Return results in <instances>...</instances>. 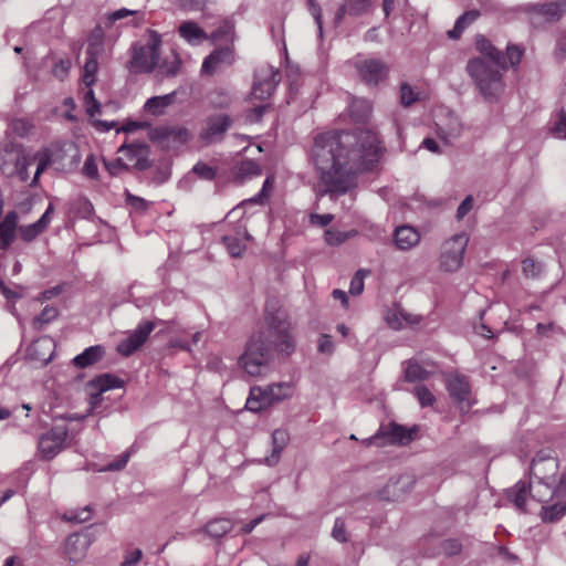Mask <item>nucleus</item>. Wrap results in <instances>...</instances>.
<instances>
[{"instance_id": "nucleus-1", "label": "nucleus", "mask_w": 566, "mask_h": 566, "mask_svg": "<svg viewBox=\"0 0 566 566\" xmlns=\"http://www.w3.org/2000/svg\"><path fill=\"white\" fill-rule=\"evenodd\" d=\"M382 151L376 133L358 128L353 132H326L314 138L311 158L324 193L342 196L356 184V176L370 170Z\"/></svg>"}, {"instance_id": "nucleus-2", "label": "nucleus", "mask_w": 566, "mask_h": 566, "mask_svg": "<svg viewBox=\"0 0 566 566\" xmlns=\"http://www.w3.org/2000/svg\"><path fill=\"white\" fill-rule=\"evenodd\" d=\"M265 327L252 333L239 358L250 377H263L272 369L275 354L290 356L296 348L293 325L282 312H265Z\"/></svg>"}, {"instance_id": "nucleus-3", "label": "nucleus", "mask_w": 566, "mask_h": 566, "mask_svg": "<svg viewBox=\"0 0 566 566\" xmlns=\"http://www.w3.org/2000/svg\"><path fill=\"white\" fill-rule=\"evenodd\" d=\"M265 327L252 333L239 358L250 377H263L272 369L275 354L290 356L296 348L293 325L282 312H265Z\"/></svg>"}, {"instance_id": "nucleus-4", "label": "nucleus", "mask_w": 566, "mask_h": 566, "mask_svg": "<svg viewBox=\"0 0 566 566\" xmlns=\"http://www.w3.org/2000/svg\"><path fill=\"white\" fill-rule=\"evenodd\" d=\"M556 471V459L551 455H545L543 452H538L531 465V474L538 479L537 486L527 485L525 482L518 481L513 488L507 490V500L522 512H525L528 495L536 499L538 502L546 501L545 495L552 496L553 494L548 483Z\"/></svg>"}, {"instance_id": "nucleus-5", "label": "nucleus", "mask_w": 566, "mask_h": 566, "mask_svg": "<svg viewBox=\"0 0 566 566\" xmlns=\"http://www.w3.org/2000/svg\"><path fill=\"white\" fill-rule=\"evenodd\" d=\"M465 70L485 102L493 104L500 101L505 90V70L502 66H495L484 57H472Z\"/></svg>"}, {"instance_id": "nucleus-6", "label": "nucleus", "mask_w": 566, "mask_h": 566, "mask_svg": "<svg viewBox=\"0 0 566 566\" xmlns=\"http://www.w3.org/2000/svg\"><path fill=\"white\" fill-rule=\"evenodd\" d=\"M292 382H276L265 387L254 386L250 389L245 407L248 410L259 412L273 403L293 396Z\"/></svg>"}, {"instance_id": "nucleus-7", "label": "nucleus", "mask_w": 566, "mask_h": 566, "mask_svg": "<svg viewBox=\"0 0 566 566\" xmlns=\"http://www.w3.org/2000/svg\"><path fill=\"white\" fill-rule=\"evenodd\" d=\"M160 43V36L151 31L148 44L134 49L133 57L129 62L132 72H153L159 65Z\"/></svg>"}, {"instance_id": "nucleus-8", "label": "nucleus", "mask_w": 566, "mask_h": 566, "mask_svg": "<svg viewBox=\"0 0 566 566\" xmlns=\"http://www.w3.org/2000/svg\"><path fill=\"white\" fill-rule=\"evenodd\" d=\"M469 242L465 233H458L446 240L440 249V269L444 272H457L463 263V256Z\"/></svg>"}, {"instance_id": "nucleus-9", "label": "nucleus", "mask_w": 566, "mask_h": 566, "mask_svg": "<svg viewBox=\"0 0 566 566\" xmlns=\"http://www.w3.org/2000/svg\"><path fill=\"white\" fill-rule=\"evenodd\" d=\"M149 138L163 149L171 150L186 145L191 139V133L184 126L163 125L151 128Z\"/></svg>"}, {"instance_id": "nucleus-10", "label": "nucleus", "mask_w": 566, "mask_h": 566, "mask_svg": "<svg viewBox=\"0 0 566 566\" xmlns=\"http://www.w3.org/2000/svg\"><path fill=\"white\" fill-rule=\"evenodd\" d=\"M280 80L281 76L277 69L269 64L259 66L254 72L252 96L260 101L270 98L280 83Z\"/></svg>"}, {"instance_id": "nucleus-11", "label": "nucleus", "mask_w": 566, "mask_h": 566, "mask_svg": "<svg viewBox=\"0 0 566 566\" xmlns=\"http://www.w3.org/2000/svg\"><path fill=\"white\" fill-rule=\"evenodd\" d=\"M69 437V429L65 424L52 427L48 432L40 436L38 449L43 460H52L64 448Z\"/></svg>"}, {"instance_id": "nucleus-12", "label": "nucleus", "mask_w": 566, "mask_h": 566, "mask_svg": "<svg viewBox=\"0 0 566 566\" xmlns=\"http://www.w3.org/2000/svg\"><path fill=\"white\" fill-rule=\"evenodd\" d=\"M525 12L534 27H541L544 23L558 21L566 13V0L527 4Z\"/></svg>"}, {"instance_id": "nucleus-13", "label": "nucleus", "mask_w": 566, "mask_h": 566, "mask_svg": "<svg viewBox=\"0 0 566 566\" xmlns=\"http://www.w3.org/2000/svg\"><path fill=\"white\" fill-rule=\"evenodd\" d=\"M355 69L360 80L370 86H376L385 81L389 73V66L379 59L357 57Z\"/></svg>"}, {"instance_id": "nucleus-14", "label": "nucleus", "mask_w": 566, "mask_h": 566, "mask_svg": "<svg viewBox=\"0 0 566 566\" xmlns=\"http://www.w3.org/2000/svg\"><path fill=\"white\" fill-rule=\"evenodd\" d=\"M411 440L410 433L395 422L380 427L376 434L367 439V444L384 447L388 444H406Z\"/></svg>"}, {"instance_id": "nucleus-15", "label": "nucleus", "mask_w": 566, "mask_h": 566, "mask_svg": "<svg viewBox=\"0 0 566 566\" xmlns=\"http://www.w3.org/2000/svg\"><path fill=\"white\" fill-rule=\"evenodd\" d=\"M447 389L450 397L460 405V409L468 412L472 406L470 401L471 385L468 377L460 374L449 375Z\"/></svg>"}, {"instance_id": "nucleus-16", "label": "nucleus", "mask_w": 566, "mask_h": 566, "mask_svg": "<svg viewBox=\"0 0 566 566\" xmlns=\"http://www.w3.org/2000/svg\"><path fill=\"white\" fill-rule=\"evenodd\" d=\"M232 124V118L227 114L211 115L207 118L206 127L199 136L206 144L219 143Z\"/></svg>"}, {"instance_id": "nucleus-17", "label": "nucleus", "mask_w": 566, "mask_h": 566, "mask_svg": "<svg viewBox=\"0 0 566 566\" xmlns=\"http://www.w3.org/2000/svg\"><path fill=\"white\" fill-rule=\"evenodd\" d=\"M154 328L155 323L150 321L138 324L136 329L117 345V352L123 356H130L145 344Z\"/></svg>"}, {"instance_id": "nucleus-18", "label": "nucleus", "mask_w": 566, "mask_h": 566, "mask_svg": "<svg viewBox=\"0 0 566 566\" xmlns=\"http://www.w3.org/2000/svg\"><path fill=\"white\" fill-rule=\"evenodd\" d=\"M415 482V476L408 473L391 478L381 490L380 496L387 501L402 500L411 492Z\"/></svg>"}, {"instance_id": "nucleus-19", "label": "nucleus", "mask_w": 566, "mask_h": 566, "mask_svg": "<svg viewBox=\"0 0 566 566\" xmlns=\"http://www.w3.org/2000/svg\"><path fill=\"white\" fill-rule=\"evenodd\" d=\"M234 62V52L230 46L214 49L202 62L201 73L212 75Z\"/></svg>"}, {"instance_id": "nucleus-20", "label": "nucleus", "mask_w": 566, "mask_h": 566, "mask_svg": "<svg viewBox=\"0 0 566 566\" xmlns=\"http://www.w3.org/2000/svg\"><path fill=\"white\" fill-rule=\"evenodd\" d=\"M371 9V0H344L338 7L335 17V25H339L345 15L358 18L367 14Z\"/></svg>"}, {"instance_id": "nucleus-21", "label": "nucleus", "mask_w": 566, "mask_h": 566, "mask_svg": "<svg viewBox=\"0 0 566 566\" xmlns=\"http://www.w3.org/2000/svg\"><path fill=\"white\" fill-rule=\"evenodd\" d=\"M53 210V205L50 203L38 221L31 224L20 226L18 230L21 239L25 242H31L43 233L52 220Z\"/></svg>"}, {"instance_id": "nucleus-22", "label": "nucleus", "mask_w": 566, "mask_h": 566, "mask_svg": "<svg viewBox=\"0 0 566 566\" xmlns=\"http://www.w3.org/2000/svg\"><path fill=\"white\" fill-rule=\"evenodd\" d=\"M19 214L9 211L0 222V250H8L17 237Z\"/></svg>"}, {"instance_id": "nucleus-23", "label": "nucleus", "mask_w": 566, "mask_h": 566, "mask_svg": "<svg viewBox=\"0 0 566 566\" xmlns=\"http://www.w3.org/2000/svg\"><path fill=\"white\" fill-rule=\"evenodd\" d=\"M476 50L486 61L495 66L506 70V59L502 51L497 50L485 36L478 35L475 41Z\"/></svg>"}, {"instance_id": "nucleus-24", "label": "nucleus", "mask_w": 566, "mask_h": 566, "mask_svg": "<svg viewBox=\"0 0 566 566\" xmlns=\"http://www.w3.org/2000/svg\"><path fill=\"white\" fill-rule=\"evenodd\" d=\"M462 132L463 125L461 120L452 113H449L446 123L438 125L439 137L443 139L446 144H452L462 135Z\"/></svg>"}, {"instance_id": "nucleus-25", "label": "nucleus", "mask_w": 566, "mask_h": 566, "mask_svg": "<svg viewBox=\"0 0 566 566\" xmlns=\"http://www.w3.org/2000/svg\"><path fill=\"white\" fill-rule=\"evenodd\" d=\"M179 35L191 45H198L208 39L201 27L195 21H185L179 25Z\"/></svg>"}, {"instance_id": "nucleus-26", "label": "nucleus", "mask_w": 566, "mask_h": 566, "mask_svg": "<svg viewBox=\"0 0 566 566\" xmlns=\"http://www.w3.org/2000/svg\"><path fill=\"white\" fill-rule=\"evenodd\" d=\"M104 355V347L101 345H94L85 348L81 354L76 355L72 361L77 368H86L99 361Z\"/></svg>"}, {"instance_id": "nucleus-27", "label": "nucleus", "mask_w": 566, "mask_h": 566, "mask_svg": "<svg viewBox=\"0 0 566 566\" xmlns=\"http://www.w3.org/2000/svg\"><path fill=\"white\" fill-rule=\"evenodd\" d=\"M272 453L265 458V464L273 467L280 461L281 452L287 444L290 437L286 430L275 429L272 432Z\"/></svg>"}, {"instance_id": "nucleus-28", "label": "nucleus", "mask_w": 566, "mask_h": 566, "mask_svg": "<svg viewBox=\"0 0 566 566\" xmlns=\"http://www.w3.org/2000/svg\"><path fill=\"white\" fill-rule=\"evenodd\" d=\"M87 549V541L78 534H71L66 538L65 543V554L67 555L70 562L76 563L81 560Z\"/></svg>"}, {"instance_id": "nucleus-29", "label": "nucleus", "mask_w": 566, "mask_h": 566, "mask_svg": "<svg viewBox=\"0 0 566 566\" xmlns=\"http://www.w3.org/2000/svg\"><path fill=\"white\" fill-rule=\"evenodd\" d=\"M420 240V234L410 226L398 227L395 231V243L400 250H409Z\"/></svg>"}, {"instance_id": "nucleus-30", "label": "nucleus", "mask_w": 566, "mask_h": 566, "mask_svg": "<svg viewBox=\"0 0 566 566\" xmlns=\"http://www.w3.org/2000/svg\"><path fill=\"white\" fill-rule=\"evenodd\" d=\"M176 99V92H171L160 96H154L146 101L144 105L145 112L159 116L163 115L168 106Z\"/></svg>"}, {"instance_id": "nucleus-31", "label": "nucleus", "mask_w": 566, "mask_h": 566, "mask_svg": "<svg viewBox=\"0 0 566 566\" xmlns=\"http://www.w3.org/2000/svg\"><path fill=\"white\" fill-rule=\"evenodd\" d=\"M261 174V166L252 159L242 160L233 168V176L240 182L260 176Z\"/></svg>"}, {"instance_id": "nucleus-32", "label": "nucleus", "mask_w": 566, "mask_h": 566, "mask_svg": "<svg viewBox=\"0 0 566 566\" xmlns=\"http://www.w3.org/2000/svg\"><path fill=\"white\" fill-rule=\"evenodd\" d=\"M480 17V11L469 10L461 14L454 23L452 30L448 31V36L452 40H458L463 31Z\"/></svg>"}, {"instance_id": "nucleus-33", "label": "nucleus", "mask_w": 566, "mask_h": 566, "mask_svg": "<svg viewBox=\"0 0 566 566\" xmlns=\"http://www.w3.org/2000/svg\"><path fill=\"white\" fill-rule=\"evenodd\" d=\"M104 30L101 25H96L87 40L86 55H101L104 51Z\"/></svg>"}, {"instance_id": "nucleus-34", "label": "nucleus", "mask_w": 566, "mask_h": 566, "mask_svg": "<svg viewBox=\"0 0 566 566\" xmlns=\"http://www.w3.org/2000/svg\"><path fill=\"white\" fill-rule=\"evenodd\" d=\"M91 386L95 387L101 392H105L111 389L122 388L124 380L113 374H104L92 380Z\"/></svg>"}, {"instance_id": "nucleus-35", "label": "nucleus", "mask_w": 566, "mask_h": 566, "mask_svg": "<svg viewBox=\"0 0 566 566\" xmlns=\"http://www.w3.org/2000/svg\"><path fill=\"white\" fill-rule=\"evenodd\" d=\"M233 527L231 520L229 518H214L207 523L205 526L206 533L214 538H220L230 532Z\"/></svg>"}, {"instance_id": "nucleus-36", "label": "nucleus", "mask_w": 566, "mask_h": 566, "mask_svg": "<svg viewBox=\"0 0 566 566\" xmlns=\"http://www.w3.org/2000/svg\"><path fill=\"white\" fill-rule=\"evenodd\" d=\"M371 112V105L367 99H354L349 105V113L354 120L364 122Z\"/></svg>"}, {"instance_id": "nucleus-37", "label": "nucleus", "mask_w": 566, "mask_h": 566, "mask_svg": "<svg viewBox=\"0 0 566 566\" xmlns=\"http://www.w3.org/2000/svg\"><path fill=\"white\" fill-rule=\"evenodd\" d=\"M429 375L430 373L417 361L409 360L407 367L405 368V379L409 382L426 380Z\"/></svg>"}, {"instance_id": "nucleus-38", "label": "nucleus", "mask_w": 566, "mask_h": 566, "mask_svg": "<svg viewBox=\"0 0 566 566\" xmlns=\"http://www.w3.org/2000/svg\"><path fill=\"white\" fill-rule=\"evenodd\" d=\"M98 56L99 55H86L84 64L83 82L86 86H91L96 81V73L98 70Z\"/></svg>"}, {"instance_id": "nucleus-39", "label": "nucleus", "mask_w": 566, "mask_h": 566, "mask_svg": "<svg viewBox=\"0 0 566 566\" xmlns=\"http://www.w3.org/2000/svg\"><path fill=\"white\" fill-rule=\"evenodd\" d=\"M59 315L54 306H45L43 311L33 318L32 325L35 329H42L44 325L54 321Z\"/></svg>"}, {"instance_id": "nucleus-40", "label": "nucleus", "mask_w": 566, "mask_h": 566, "mask_svg": "<svg viewBox=\"0 0 566 566\" xmlns=\"http://www.w3.org/2000/svg\"><path fill=\"white\" fill-rule=\"evenodd\" d=\"M191 171L199 178L206 181H211L217 177V167L209 166L203 161H198L193 165Z\"/></svg>"}, {"instance_id": "nucleus-41", "label": "nucleus", "mask_w": 566, "mask_h": 566, "mask_svg": "<svg viewBox=\"0 0 566 566\" xmlns=\"http://www.w3.org/2000/svg\"><path fill=\"white\" fill-rule=\"evenodd\" d=\"M222 243L224 244L229 254L233 258L241 256L245 250L244 243H242L239 238L233 235H223Z\"/></svg>"}, {"instance_id": "nucleus-42", "label": "nucleus", "mask_w": 566, "mask_h": 566, "mask_svg": "<svg viewBox=\"0 0 566 566\" xmlns=\"http://www.w3.org/2000/svg\"><path fill=\"white\" fill-rule=\"evenodd\" d=\"M234 35V25L230 21H224L220 24L212 33L211 39L213 41H232Z\"/></svg>"}, {"instance_id": "nucleus-43", "label": "nucleus", "mask_w": 566, "mask_h": 566, "mask_svg": "<svg viewBox=\"0 0 566 566\" xmlns=\"http://www.w3.org/2000/svg\"><path fill=\"white\" fill-rule=\"evenodd\" d=\"M148 148L142 144H130V145H122L118 148V153L124 154L129 160L136 161L140 155H147Z\"/></svg>"}, {"instance_id": "nucleus-44", "label": "nucleus", "mask_w": 566, "mask_h": 566, "mask_svg": "<svg viewBox=\"0 0 566 566\" xmlns=\"http://www.w3.org/2000/svg\"><path fill=\"white\" fill-rule=\"evenodd\" d=\"M160 73L167 77L175 76L180 70L181 60L177 54H172L171 61H164L158 65Z\"/></svg>"}, {"instance_id": "nucleus-45", "label": "nucleus", "mask_w": 566, "mask_h": 566, "mask_svg": "<svg viewBox=\"0 0 566 566\" xmlns=\"http://www.w3.org/2000/svg\"><path fill=\"white\" fill-rule=\"evenodd\" d=\"M352 237V232H344L335 229H328L324 233V239L329 245H339Z\"/></svg>"}, {"instance_id": "nucleus-46", "label": "nucleus", "mask_w": 566, "mask_h": 566, "mask_svg": "<svg viewBox=\"0 0 566 566\" xmlns=\"http://www.w3.org/2000/svg\"><path fill=\"white\" fill-rule=\"evenodd\" d=\"M370 272L365 269H359L355 275L353 276L349 285V293L352 295H359L364 291V279L369 274Z\"/></svg>"}, {"instance_id": "nucleus-47", "label": "nucleus", "mask_w": 566, "mask_h": 566, "mask_svg": "<svg viewBox=\"0 0 566 566\" xmlns=\"http://www.w3.org/2000/svg\"><path fill=\"white\" fill-rule=\"evenodd\" d=\"M210 102L216 108H227L232 103V96L228 91L219 90L211 94Z\"/></svg>"}, {"instance_id": "nucleus-48", "label": "nucleus", "mask_w": 566, "mask_h": 566, "mask_svg": "<svg viewBox=\"0 0 566 566\" xmlns=\"http://www.w3.org/2000/svg\"><path fill=\"white\" fill-rule=\"evenodd\" d=\"M413 392L422 408L432 406L436 401L433 394L424 385L416 386Z\"/></svg>"}, {"instance_id": "nucleus-49", "label": "nucleus", "mask_w": 566, "mask_h": 566, "mask_svg": "<svg viewBox=\"0 0 566 566\" xmlns=\"http://www.w3.org/2000/svg\"><path fill=\"white\" fill-rule=\"evenodd\" d=\"M84 102L90 117H95L101 114V103L95 98L94 91L92 88L85 92Z\"/></svg>"}, {"instance_id": "nucleus-50", "label": "nucleus", "mask_w": 566, "mask_h": 566, "mask_svg": "<svg viewBox=\"0 0 566 566\" xmlns=\"http://www.w3.org/2000/svg\"><path fill=\"white\" fill-rule=\"evenodd\" d=\"M523 54L524 50L521 46L509 44L506 46V53L504 55L506 59V63L509 62L512 67H516L522 61Z\"/></svg>"}, {"instance_id": "nucleus-51", "label": "nucleus", "mask_w": 566, "mask_h": 566, "mask_svg": "<svg viewBox=\"0 0 566 566\" xmlns=\"http://www.w3.org/2000/svg\"><path fill=\"white\" fill-rule=\"evenodd\" d=\"M418 101V93L413 91V88L407 84L403 83L400 86V103L403 106H410L415 102Z\"/></svg>"}, {"instance_id": "nucleus-52", "label": "nucleus", "mask_w": 566, "mask_h": 566, "mask_svg": "<svg viewBox=\"0 0 566 566\" xmlns=\"http://www.w3.org/2000/svg\"><path fill=\"white\" fill-rule=\"evenodd\" d=\"M522 271L527 277H536L542 271V264L531 258L522 262Z\"/></svg>"}, {"instance_id": "nucleus-53", "label": "nucleus", "mask_w": 566, "mask_h": 566, "mask_svg": "<svg viewBox=\"0 0 566 566\" xmlns=\"http://www.w3.org/2000/svg\"><path fill=\"white\" fill-rule=\"evenodd\" d=\"M130 458V452L125 451L120 455H118L114 461L109 462L107 465H105L101 471L107 472V471H119L124 469Z\"/></svg>"}, {"instance_id": "nucleus-54", "label": "nucleus", "mask_w": 566, "mask_h": 566, "mask_svg": "<svg viewBox=\"0 0 566 566\" xmlns=\"http://www.w3.org/2000/svg\"><path fill=\"white\" fill-rule=\"evenodd\" d=\"M104 165H105V168L107 169V171L112 176H117L122 171H128L129 170V166L124 161L123 158H116V159L111 160V161H105Z\"/></svg>"}, {"instance_id": "nucleus-55", "label": "nucleus", "mask_w": 566, "mask_h": 566, "mask_svg": "<svg viewBox=\"0 0 566 566\" xmlns=\"http://www.w3.org/2000/svg\"><path fill=\"white\" fill-rule=\"evenodd\" d=\"M208 0H178V6L185 11H203Z\"/></svg>"}, {"instance_id": "nucleus-56", "label": "nucleus", "mask_w": 566, "mask_h": 566, "mask_svg": "<svg viewBox=\"0 0 566 566\" xmlns=\"http://www.w3.org/2000/svg\"><path fill=\"white\" fill-rule=\"evenodd\" d=\"M137 14V11H133L126 8H120L107 14L106 27H112L116 21L123 20L127 17Z\"/></svg>"}, {"instance_id": "nucleus-57", "label": "nucleus", "mask_w": 566, "mask_h": 566, "mask_svg": "<svg viewBox=\"0 0 566 566\" xmlns=\"http://www.w3.org/2000/svg\"><path fill=\"white\" fill-rule=\"evenodd\" d=\"M332 536L335 541L339 543H346L347 536H346V530H345V522L342 517H337L334 522V526L332 530Z\"/></svg>"}, {"instance_id": "nucleus-58", "label": "nucleus", "mask_w": 566, "mask_h": 566, "mask_svg": "<svg viewBox=\"0 0 566 566\" xmlns=\"http://www.w3.org/2000/svg\"><path fill=\"white\" fill-rule=\"evenodd\" d=\"M92 510L90 506L82 509L80 512H70L65 514V520L69 522L83 523L91 518Z\"/></svg>"}, {"instance_id": "nucleus-59", "label": "nucleus", "mask_w": 566, "mask_h": 566, "mask_svg": "<svg viewBox=\"0 0 566 566\" xmlns=\"http://www.w3.org/2000/svg\"><path fill=\"white\" fill-rule=\"evenodd\" d=\"M83 174L91 178V179H95L97 178L98 176V168H97V164L95 161V158L93 156H88L86 159H85V163L83 165Z\"/></svg>"}, {"instance_id": "nucleus-60", "label": "nucleus", "mask_w": 566, "mask_h": 566, "mask_svg": "<svg viewBox=\"0 0 566 566\" xmlns=\"http://www.w3.org/2000/svg\"><path fill=\"white\" fill-rule=\"evenodd\" d=\"M318 352L326 355H332L334 353V343L329 335H321L318 339Z\"/></svg>"}, {"instance_id": "nucleus-61", "label": "nucleus", "mask_w": 566, "mask_h": 566, "mask_svg": "<svg viewBox=\"0 0 566 566\" xmlns=\"http://www.w3.org/2000/svg\"><path fill=\"white\" fill-rule=\"evenodd\" d=\"M473 208V197L467 196L457 209V219L462 220Z\"/></svg>"}, {"instance_id": "nucleus-62", "label": "nucleus", "mask_w": 566, "mask_h": 566, "mask_svg": "<svg viewBox=\"0 0 566 566\" xmlns=\"http://www.w3.org/2000/svg\"><path fill=\"white\" fill-rule=\"evenodd\" d=\"M553 133L559 138H566V113L564 111L559 112Z\"/></svg>"}, {"instance_id": "nucleus-63", "label": "nucleus", "mask_w": 566, "mask_h": 566, "mask_svg": "<svg viewBox=\"0 0 566 566\" xmlns=\"http://www.w3.org/2000/svg\"><path fill=\"white\" fill-rule=\"evenodd\" d=\"M59 149L57 146H49L39 153V161L45 163L46 166H50L55 159V151Z\"/></svg>"}, {"instance_id": "nucleus-64", "label": "nucleus", "mask_w": 566, "mask_h": 566, "mask_svg": "<svg viewBox=\"0 0 566 566\" xmlns=\"http://www.w3.org/2000/svg\"><path fill=\"white\" fill-rule=\"evenodd\" d=\"M565 510H566L565 506L553 505V506L546 509V511L544 513V520L545 521H554V520L558 518L559 516H562L564 514Z\"/></svg>"}]
</instances>
